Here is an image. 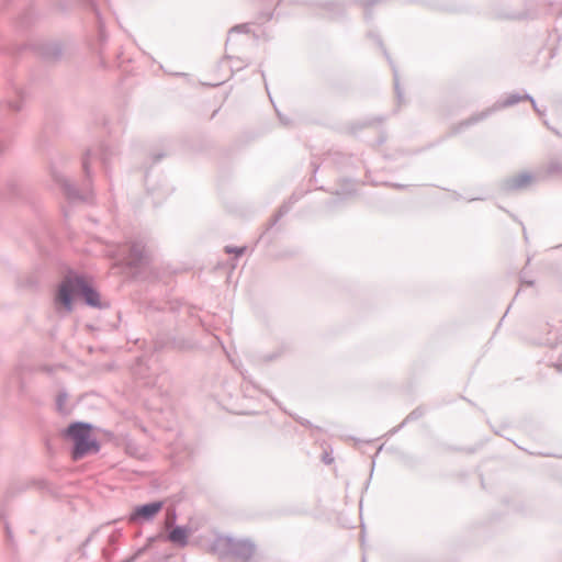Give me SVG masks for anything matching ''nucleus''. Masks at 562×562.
Returning <instances> with one entry per match:
<instances>
[{
  "instance_id": "obj_1",
  "label": "nucleus",
  "mask_w": 562,
  "mask_h": 562,
  "mask_svg": "<svg viewBox=\"0 0 562 562\" xmlns=\"http://www.w3.org/2000/svg\"><path fill=\"white\" fill-rule=\"evenodd\" d=\"M77 296L85 297L91 306L100 305L99 294L81 278H68L63 281L57 291L56 302L70 311L72 300Z\"/></svg>"
},
{
  "instance_id": "obj_2",
  "label": "nucleus",
  "mask_w": 562,
  "mask_h": 562,
  "mask_svg": "<svg viewBox=\"0 0 562 562\" xmlns=\"http://www.w3.org/2000/svg\"><path fill=\"white\" fill-rule=\"evenodd\" d=\"M68 435L75 443L74 459H80L87 453L98 451V443L92 437L91 428L85 424H74L68 428Z\"/></svg>"
},
{
  "instance_id": "obj_3",
  "label": "nucleus",
  "mask_w": 562,
  "mask_h": 562,
  "mask_svg": "<svg viewBox=\"0 0 562 562\" xmlns=\"http://www.w3.org/2000/svg\"><path fill=\"white\" fill-rule=\"evenodd\" d=\"M162 508L161 502L150 503L143 506H139L135 509L132 519L143 518L150 519L156 514H158Z\"/></svg>"
},
{
  "instance_id": "obj_4",
  "label": "nucleus",
  "mask_w": 562,
  "mask_h": 562,
  "mask_svg": "<svg viewBox=\"0 0 562 562\" xmlns=\"http://www.w3.org/2000/svg\"><path fill=\"white\" fill-rule=\"evenodd\" d=\"M189 531L186 528L177 527L169 533V540L180 546L188 543Z\"/></svg>"
},
{
  "instance_id": "obj_5",
  "label": "nucleus",
  "mask_w": 562,
  "mask_h": 562,
  "mask_svg": "<svg viewBox=\"0 0 562 562\" xmlns=\"http://www.w3.org/2000/svg\"><path fill=\"white\" fill-rule=\"evenodd\" d=\"M64 402H65V397L64 396H59L58 397V401H57V405H58V409L59 411H64Z\"/></svg>"
}]
</instances>
